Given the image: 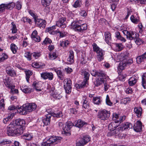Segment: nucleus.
I'll return each mask as SVG.
<instances>
[{"mask_svg":"<svg viewBox=\"0 0 146 146\" xmlns=\"http://www.w3.org/2000/svg\"><path fill=\"white\" fill-rule=\"evenodd\" d=\"M91 73L92 75L96 77H99L100 79H97L95 82L96 86H98L100 85L104 82V79H106V75L102 71H96L93 70L91 71Z\"/></svg>","mask_w":146,"mask_h":146,"instance_id":"f257e3e1","label":"nucleus"},{"mask_svg":"<svg viewBox=\"0 0 146 146\" xmlns=\"http://www.w3.org/2000/svg\"><path fill=\"white\" fill-rule=\"evenodd\" d=\"M62 116L63 114L61 111H55L46 115V117L42 119V122L45 125H48L50 124V118L52 116L58 118L61 117Z\"/></svg>","mask_w":146,"mask_h":146,"instance_id":"f03ea898","label":"nucleus"},{"mask_svg":"<svg viewBox=\"0 0 146 146\" xmlns=\"http://www.w3.org/2000/svg\"><path fill=\"white\" fill-rule=\"evenodd\" d=\"M62 139L60 137L51 136L46 141L43 142L41 146H54L60 142Z\"/></svg>","mask_w":146,"mask_h":146,"instance_id":"7ed1b4c3","label":"nucleus"},{"mask_svg":"<svg viewBox=\"0 0 146 146\" xmlns=\"http://www.w3.org/2000/svg\"><path fill=\"white\" fill-rule=\"evenodd\" d=\"M93 50L96 53V58L99 61H102L104 58L105 52L98 46L96 43H94L92 45Z\"/></svg>","mask_w":146,"mask_h":146,"instance_id":"20e7f679","label":"nucleus"},{"mask_svg":"<svg viewBox=\"0 0 146 146\" xmlns=\"http://www.w3.org/2000/svg\"><path fill=\"white\" fill-rule=\"evenodd\" d=\"M82 21L79 20L77 22H74L72 23V27L76 31L81 33L83 32L87 29V25L86 24H83L81 25H78V23H81Z\"/></svg>","mask_w":146,"mask_h":146,"instance_id":"39448f33","label":"nucleus"},{"mask_svg":"<svg viewBox=\"0 0 146 146\" xmlns=\"http://www.w3.org/2000/svg\"><path fill=\"white\" fill-rule=\"evenodd\" d=\"M110 115V113L106 110L99 111L98 113V117L101 120H106L108 119Z\"/></svg>","mask_w":146,"mask_h":146,"instance_id":"423d86ee","label":"nucleus"},{"mask_svg":"<svg viewBox=\"0 0 146 146\" xmlns=\"http://www.w3.org/2000/svg\"><path fill=\"white\" fill-rule=\"evenodd\" d=\"M119 126L115 130V133H120L123 130L127 131L130 129H132L133 125L130 123L126 122Z\"/></svg>","mask_w":146,"mask_h":146,"instance_id":"0eeeda50","label":"nucleus"},{"mask_svg":"<svg viewBox=\"0 0 146 146\" xmlns=\"http://www.w3.org/2000/svg\"><path fill=\"white\" fill-rule=\"evenodd\" d=\"M16 125L14 122L11 123L7 127V133L9 136H13L15 131Z\"/></svg>","mask_w":146,"mask_h":146,"instance_id":"6e6552de","label":"nucleus"},{"mask_svg":"<svg viewBox=\"0 0 146 146\" xmlns=\"http://www.w3.org/2000/svg\"><path fill=\"white\" fill-rule=\"evenodd\" d=\"M72 82L70 79L64 80V87L67 94H70L71 91Z\"/></svg>","mask_w":146,"mask_h":146,"instance_id":"1a4fd4ad","label":"nucleus"},{"mask_svg":"<svg viewBox=\"0 0 146 146\" xmlns=\"http://www.w3.org/2000/svg\"><path fill=\"white\" fill-rule=\"evenodd\" d=\"M73 125V123L70 121L66 123L65 127L63 128L62 133L66 135H70V129Z\"/></svg>","mask_w":146,"mask_h":146,"instance_id":"9d476101","label":"nucleus"},{"mask_svg":"<svg viewBox=\"0 0 146 146\" xmlns=\"http://www.w3.org/2000/svg\"><path fill=\"white\" fill-rule=\"evenodd\" d=\"M90 140V138L87 136H85L80 139L76 143L77 146H82L86 144Z\"/></svg>","mask_w":146,"mask_h":146,"instance_id":"9b49d317","label":"nucleus"},{"mask_svg":"<svg viewBox=\"0 0 146 146\" xmlns=\"http://www.w3.org/2000/svg\"><path fill=\"white\" fill-rule=\"evenodd\" d=\"M133 33V35L132 34L130 35L131 38H128L127 39L130 40H133L137 45H140L142 42V40L139 38V35L137 33L134 31Z\"/></svg>","mask_w":146,"mask_h":146,"instance_id":"f8f14e48","label":"nucleus"},{"mask_svg":"<svg viewBox=\"0 0 146 146\" xmlns=\"http://www.w3.org/2000/svg\"><path fill=\"white\" fill-rule=\"evenodd\" d=\"M115 122V121L114 122H112L110 123L108 125V128L109 130L110 131L111 135H114L116 134H119V133H115V130H116L118 127V126Z\"/></svg>","mask_w":146,"mask_h":146,"instance_id":"ddd939ff","label":"nucleus"},{"mask_svg":"<svg viewBox=\"0 0 146 146\" xmlns=\"http://www.w3.org/2000/svg\"><path fill=\"white\" fill-rule=\"evenodd\" d=\"M66 18L64 17H59L58 21L56 22V26L62 28H66Z\"/></svg>","mask_w":146,"mask_h":146,"instance_id":"4468645a","label":"nucleus"},{"mask_svg":"<svg viewBox=\"0 0 146 146\" xmlns=\"http://www.w3.org/2000/svg\"><path fill=\"white\" fill-rule=\"evenodd\" d=\"M41 77L44 80H52L53 78V74L52 72H44L40 74Z\"/></svg>","mask_w":146,"mask_h":146,"instance_id":"2eb2a0df","label":"nucleus"},{"mask_svg":"<svg viewBox=\"0 0 146 146\" xmlns=\"http://www.w3.org/2000/svg\"><path fill=\"white\" fill-rule=\"evenodd\" d=\"M35 21L36 25L40 28L43 29L45 28L46 23L45 20L37 18Z\"/></svg>","mask_w":146,"mask_h":146,"instance_id":"dca6fc26","label":"nucleus"},{"mask_svg":"<svg viewBox=\"0 0 146 146\" xmlns=\"http://www.w3.org/2000/svg\"><path fill=\"white\" fill-rule=\"evenodd\" d=\"M6 72L9 76L11 77H15L16 75V72L13 67L10 66H7L6 68Z\"/></svg>","mask_w":146,"mask_h":146,"instance_id":"f3484780","label":"nucleus"},{"mask_svg":"<svg viewBox=\"0 0 146 146\" xmlns=\"http://www.w3.org/2000/svg\"><path fill=\"white\" fill-rule=\"evenodd\" d=\"M139 77L138 75L135 74L131 77L129 79V86H132L134 85L137 82Z\"/></svg>","mask_w":146,"mask_h":146,"instance_id":"a211bd4d","label":"nucleus"},{"mask_svg":"<svg viewBox=\"0 0 146 146\" xmlns=\"http://www.w3.org/2000/svg\"><path fill=\"white\" fill-rule=\"evenodd\" d=\"M25 105L28 113L35 110L37 107L35 103H29Z\"/></svg>","mask_w":146,"mask_h":146,"instance_id":"6ab92c4d","label":"nucleus"},{"mask_svg":"<svg viewBox=\"0 0 146 146\" xmlns=\"http://www.w3.org/2000/svg\"><path fill=\"white\" fill-rule=\"evenodd\" d=\"M119 31H122L123 34L126 36L127 38H131V37H130V35H133V33L132 31H128L126 30V28L124 27H123L121 26L119 29Z\"/></svg>","mask_w":146,"mask_h":146,"instance_id":"aec40b11","label":"nucleus"},{"mask_svg":"<svg viewBox=\"0 0 146 146\" xmlns=\"http://www.w3.org/2000/svg\"><path fill=\"white\" fill-rule=\"evenodd\" d=\"M81 103L82 104V107L85 109H88L89 107V103L87 100V97L86 96H82Z\"/></svg>","mask_w":146,"mask_h":146,"instance_id":"412c9836","label":"nucleus"},{"mask_svg":"<svg viewBox=\"0 0 146 146\" xmlns=\"http://www.w3.org/2000/svg\"><path fill=\"white\" fill-rule=\"evenodd\" d=\"M37 31L36 30L33 31L31 35V38L36 42H39L41 40V38L38 35Z\"/></svg>","mask_w":146,"mask_h":146,"instance_id":"4be33fe9","label":"nucleus"},{"mask_svg":"<svg viewBox=\"0 0 146 146\" xmlns=\"http://www.w3.org/2000/svg\"><path fill=\"white\" fill-rule=\"evenodd\" d=\"M134 130L136 132H140L142 129V124L141 122L140 121H137L134 125Z\"/></svg>","mask_w":146,"mask_h":146,"instance_id":"5701e85b","label":"nucleus"},{"mask_svg":"<svg viewBox=\"0 0 146 146\" xmlns=\"http://www.w3.org/2000/svg\"><path fill=\"white\" fill-rule=\"evenodd\" d=\"M15 123L17 126L25 128L26 123L25 121L23 119H17L15 120Z\"/></svg>","mask_w":146,"mask_h":146,"instance_id":"b1692460","label":"nucleus"},{"mask_svg":"<svg viewBox=\"0 0 146 146\" xmlns=\"http://www.w3.org/2000/svg\"><path fill=\"white\" fill-rule=\"evenodd\" d=\"M69 52L67 60V63L68 64H72L74 62V53L72 50H70Z\"/></svg>","mask_w":146,"mask_h":146,"instance_id":"393cba45","label":"nucleus"},{"mask_svg":"<svg viewBox=\"0 0 146 146\" xmlns=\"http://www.w3.org/2000/svg\"><path fill=\"white\" fill-rule=\"evenodd\" d=\"M134 111L136 116L138 118H141L142 115V109L140 107H135Z\"/></svg>","mask_w":146,"mask_h":146,"instance_id":"a878e982","label":"nucleus"},{"mask_svg":"<svg viewBox=\"0 0 146 146\" xmlns=\"http://www.w3.org/2000/svg\"><path fill=\"white\" fill-rule=\"evenodd\" d=\"M21 90L25 93H30L33 91V89L32 88H29L28 86L23 85L20 87Z\"/></svg>","mask_w":146,"mask_h":146,"instance_id":"bb28decb","label":"nucleus"},{"mask_svg":"<svg viewBox=\"0 0 146 146\" xmlns=\"http://www.w3.org/2000/svg\"><path fill=\"white\" fill-rule=\"evenodd\" d=\"M87 123L81 119H78V120L75 121L74 123V125L79 128L82 127L85 125H86Z\"/></svg>","mask_w":146,"mask_h":146,"instance_id":"cd10ccee","label":"nucleus"},{"mask_svg":"<svg viewBox=\"0 0 146 146\" xmlns=\"http://www.w3.org/2000/svg\"><path fill=\"white\" fill-rule=\"evenodd\" d=\"M17 111L19 113L22 115L26 114L27 113H28L27 111V108L25 105H23V106L18 108Z\"/></svg>","mask_w":146,"mask_h":146,"instance_id":"c85d7f7f","label":"nucleus"},{"mask_svg":"<svg viewBox=\"0 0 146 146\" xmlns=\"http://www.w3.org/2000/svg\"><path fill=\"white\" fill-rule=\"evenodd\" d=\"M88 85L87 82L83 80L80 83L76 84L75 85V86L77 89H80L84 88L85 87H87Z\"/></svg>","mask_w":146,"mask_h":146,"instance_id":"c756f323","label":"nucleus"},{"mask_svg":"<svg viewBox=\"0 0 146 146\" xmlns=\"http://www.w3.org/2000/svg\"><path fill=\"white\" fill-rule=\"evenodd\" d=\"M104 36L106 42L107 44L110 45V42L111 40V33L108 32H105Z\"/></svg>","mask_w":146,"mask_h":146,"instance_id":"7c9ffc66","label":"nucleus"},{"mask_svg":"<svg viewBox=\"0 0 146 146\" xmlns=\"http://www.w3.org/2000/svg\"><path fill=\"white\" fill-rule=\"evenodd\" d=\"M25 128L21 127L16 126L15 131L14 132V135H21L23 133Z\"/></svg>","mask_w":146,"mask_h":146,"instance_id":"2f4dec72","label":"nucleus"},{"mask_svg":"<svg viewBox=\"0 0 146 146\" xmlns=\"http://www.w3.org/2000/svg\"><path fill=\"white\" fill-rule=\"evenodd\" d=\"M141 85L144 89H146V72L143 73L142 76Z\"/></svg>","mask_w":146,"mask_h":146,"instance_id":"473e14b6","label":"nucleus"},{"mask_svg":"<svg viewBox=\"0 0 146 146\" xmlns=\"http://www.w3.org/2000/svg\"><path fill=\"white\" fill-rule=\"evenodd\" d=\"M130 20L134 24H137L139 22V18L138 17L137 18L136 17L134 16L133 15H132L130 17Z\"/></svg>","mask_w":146,"mask_h":146,"instance_id":"72a5a7b5","label":"nucleus"},{"mask_svg":"<svg viewBox=\"0 0 146 146\" xmlns=\"http://www.w3.org/2000/svg\"><path fill=\"white\" fill-rule=\"evenodd\" d=\"M33 135L32 134L29 133H26L22 136V138L25 139L30 140L33 137Z\"/></svg>","mask_w":146,"mask_h":146,"instance_id":"f704fd0d","label":"nucleus"},{"mask_svg":"<svg viewBox=\"0 0 146 146\" xmlns=\"http://www.w3.org/2000/svg\"><path fill=\"white\" fill-rule=\"evenodd\" d=\"M55 72L59 78L61 80H63L64 78V75L61 71L60 70L56 69L55 70Z\"/></svg>","mask_w":146,"mask_h":146,"instance_id":"c9c22d12","label":"nucleus"},{"mask_svg":"<svg viewBox=\"0 0 146 146\" xmlns=\"http://www.w3.org/2000/svg\"><path fill=\"white\" fill-rule=\"evenodd\" d=\"M10 48L13 54L16 53L18 49V47L15 44L12 43L10 45Z\"/></svg>","mask_w":146,"mask_h":146,"instance_id":"e433bc0d","label":"nucleus"},{"mask_svg":"<svg viewBox=\"0 0 146 146\" xmlns=\"http://www.w3.org/2000/svg\"><path fill=\"white\" fill-rule=\"evenodd\" d=\"M11 141L9 139H4L0 141V145H3L6 144H8L11 143Z\"/></svg>","mask_w":146,"mask_h":146,"instance_id":"4c0bfd02","label":"nucleus"},{"mask_svg":"<svg viewBox=\"0 0 146 146\" xmlns=\"http://www.w3.org/2000/svg\"><path fill=\"white\" fill-rule=\"evenodd\" d=\"M26 74V79L27 82H29V78L31 76L32 74L33 73L32 71L29 70L25 71Z\"/></svg>","mask_w":146,"mask_h":146,"instance_id":"58836bf2","label":"nucleus"},{"mask_svg":"<svg viewBox=\"0 0 146 146\" xmlns=\"http://www.w3.org/2000/svg\"><path fill=\"white\" fill-rule=\"evenodd\" d=\"M83 74L84 76V80L86 82H87L88 83V80L89 79L90 76V74L89 73L85 71L83 72V74Z\"/></svg>","mask_w":146,"mask_h":146,"instance_id":"ea45409f","label":"nucleus"},{"mask_svg":"<svg viewBox=\"0 0 146 146\" xmlns=\"http://www.w3.org/2000/svg\"><path fill=\"white\" fill-rule=\"evenodd\" d=\"M6 9L11 10L15 6V4L14 2H11L7 4H5Z\"/></svg>","mask_w":146,"mask_h":146,"instance_id":"a19ab883","label":"nucleus"},{"mask_svg":"<svg viewBox=\"0 0 146 146\" xmlns=\"http://www.w3.org/2000/svg\"><path fill=\"white\" fill-rule=\"evenodd\" d=\"M82 2L81 0H78L76 1L72 5L73 7L76 8L78 7H80L82 5Z\"/></svg>","mask_w":146,"mask_h":146,"instance_id":"79ce46f5","label":"nucleus"},{"mask_svg":"<svg viewBox=\"0 0 146 146\" xmlns=\"http://www.w3.org/2000/svg\"><path fill=\"white\" fill-rule=\"evenodd\" d=\"M70 43V42L67 40H64L60 41V46L63 47L67 46Z\"/></svg>","mask_w":146,"mask_h":146,"instance_id":"37998d69","label":"nucleus"},{"mask_svg":"<svg viewBox=\"0 0 146 146\" xmlns=\"http://www.w3.org/2000/svg\"><path fill=\"white\" fill-rule=\"evenodd\" d=\"M57 55L55 52L50 53L49 54V57L50 59L54 60L57 57Z\"/></svg>","mask_w":146,"mask_h":146,"instance_id":"c03bdc74","label":"nucleus"},{"mask_svg":"<svg viewBox=\"0 0 146 146\" xmlns=\"http://www.w3.org/2000/svg\"><path fill=\"white\" fill-rule=\"evenodd\" d=\"M56 33H59V36L60 38H62L65 36L67 34V33L63 31H59L58 29L55 31Z\"/></svg>","mask_w":146,"mask_h":146,"instance_id":"a18cd8bd","label":"nucleus"},{"mask_svg":"<svg viewBox=\"0 0 146 146\" xmlns=\"http://www.w3.org/2000/svg\"><path fill=\"white\" fill-rule=\"evenodd\" d=\"M136 62L138 64H140L145 60L142 55L138 56L136 58Z\"/></svg>","mask_w":146,"mask_h":146,"instance_id":"49530a36","label":"nucleus"},{"mask_svg":"<svg viewBox=\"0 0 146 146\" xmlns=\"http://www.w3.org/2000/svg\"><path fill=\"white\" fill-rule=\"evenodd\" d=\"M93 101L94 104L97 105H99L101 102L100 98L98 97H94Z\"/></svg>","mask_w":146,"mask_h":146,"instance_id":"de8ad7c7","label":"nucleus"},{"mask_svg":"<svg viewBox=\"0 0 146 146\" xmlns=\"http://www.w3.org/2000/svg\"><path fill=\"white\" fill-rule=\"evenodd\" d=\"M11 25H12V28L11 29L12 30V33L13 34L16 33L17 31V29L16 25L14 22H12L11 23Z\"/></svg>","mask_w":146,"mask_h":146,"instance_id":"09e8293b","label":"nucleus"},{"mask_svg":"<svg viewBox=\"0 0 146 146\" xmlns=\"http://www.w3.org/2000/svg\"><path fill=\"white\" fill-rule=\"evenodd\" d=\"M131 99L129 98H123L121 99V102L122 104H126L128 102L131 101Z\"/></svg>","mask_w":146,"mask_h":146,"instance_id":"8fccbe9b","label":"nucleus"},{"mask_svg":"<svg viewBox=\"0 0 146 146\" xmlns=\"http://www.w3.org/2000/svg\"><path fill=\"white\" fill-rule=\"evenodd\" d=\"M125 116L124 115L120 116V117L119 116V118L118 119L117 121H115V122L117 123H121V122L125 120Z\"/></svg>","mask_w":146,"mask_h":146,"instance_id":"3c124183","label":"nucleus"},{"mask_svg":"<svg viewBox=\"0 0 146 146\" xmlns=\"http://www.w3.org/2000/svg\"><path fill=\"white\" fill-rule=\"evenodd\" d=\"M51 0H42V4L44 6H48L51 2Z\"/></svg>","mask_w":146,"mask_h":146,"instance_id":"603ef678","label":"nucleus"},{"mask_svg":"<svg viewBox=\"0 0 146 146\" xmlns=\"http://www.w3.org/2000/svg\"><path fill=\"white\" fill-rule=\"evenodd\" d=\"M31 53L29 52H26L25 54V56L28 60H31Z\"/></svg>","mask_w":146,"mask_h":146,"instance_id":"864d4df0","label":"nucleus"},{"mask_svg":"<svg viewBox=\"0 0 146 146\" xmlns=\"http://www.w3.org/2000/svg\"><path fill=\"white\" fill-rule=\"evenodd\" d=\"M52 42V41L49 38L46 37L44 40L43 41L42 44H44L45 45H47V44H50Z\"/></svg>","mask_w":146,"mask_h":146,"instance_id":"5fc2aeb1","label":"nucleus"},{"mask_svg":"<svg viewBox=\"0 0 146 146\" xmlns=\"http://www.w3.org/2000/svg\"><path fill=\"white\" fill-rule=\"evenodd\" d=\"M32 66L35 68H40L41 66L40 64V63L37 62H35L33 63L32 64Z\"/></svg>","mask_w":146,"mask_h":146,"instance_id":"6e6d98bb","label":"nucleus"},{"mask_svg":"<svg viewBox=\"0 0 146 146\" xmlns=\"http://www.w3.org/2000/svg\"><path fill=\"white\" fill-rule=\"evenodd\" d=\"M116 48L117 50L120 51L122 50L123 46L121 44L116 43L115 44Z\"/></svg>","mask_w":146,"mask_h":146,"instance_id":"4d7b16f0","label":"nucleus"},{"mask_svg":"<svg viewBox=\"0 0 146 146\" xmlns=\"http://www.w3.org/2000/svg\"><path fill=\"white\" fill-rule=\"evenodd\" d=\"M31 55L34 57V58L36 59L40 56V54L39 52H35L31 53Z\"/></svg>","mask_w":146,"mask_h":146,"instance_id":"13d9d810","label":"nucleus"},{"mask_svg":"<svg viewBox=\"0 0 146 146\" xmlns=\"http://www.w3.org/2000/svg\"><path fill=\"white\" fill-rule=\"evenodd\" d=\"M3 82L4 84L6 86L10 88L12 86L10 84V82L9 81L8 79H5L4 80Z\"/></svg>","mask_w":146,"mask_h":146,"instance_id":"bf43d9fd","label":"nucleus"},{"mask_svg":"<svg viewBox=\"0 0 146 146\" xmlns=\"http://www.w3.org/2000/svg\"><path fill=\"white\" fill-rule=\"evenodd\" d=\"M29 14L32 16L34 19L35 21L37 19V16L36 15L35 13H34L33 11L31 10H29Z\"/></svg>","mask_w":146,"mask_h":146,"instance_id":"052dcab7","label":"nucleus"},{"mask_svg":"<svg viewBox=\"0 0 146 146\" xmlns=\"http://www.w3.org/2000/svg\"><path fill=\"white\" fill-rule=\"evenodd\" d=\"M5 4H2L0 5V13L4 11L6 9Z\"/></svg>","mask_w":146,"mask_h":146,"instance_id":"680f3d73","label":"nucleus"},{"mask_svg":"<svg viewBox=\"0 0 146 146\" xmlns=\"http://www.w3.org/2000/svg\"><path fill=\"white\" fill-rule=\"evenodd\" d=\"M15 86H12L10 88L11 89V92L13 94H17L18 93V90L17 89H15L14 88Z\"/></svg>","mask_w":146,"mask_h":146,"instance_id":"e2e57ef3","label":"nucleus"},{"mask_svg":"<svg viewBox=\"0 0 146 146\" xmlns=\"http://www.w3.org/2000/svg\"><path fill=\"white\" fill-rule=\"evenodd\" d=\"M106 102L107 105L109 106H111L112 104V103L110 101L109 97L108 95L106 96Z\"/></svg>","mask_w":146,"mask_h":146,"instance_id":"0e129e2a","label":"nucleus"},{"mask_svg":"<svg viewBox=\"0 0 146 146\" xmlns=\"http://www.w3.org/2000/svg\"><path fill=\"white\" fill-rule=\"evenodd\" d=\"M119 117V115L116 113H113L112 119L115 121H117Z\"/></svg>","mask_w":146,"mask_h":146,"instance_id":"69168bd1","label":"nucleus"},{"mask_svg":"<svg viewBox=\"0 0 146 146\" xmlns=\"http://www.w3.org/2000/svg\"><path fill=\"white\" fill-rule=\"evenodd\" d=\"M8 58L7 55L5 53H3L2 56L0 58V61H3L7 59Z\"/></svg>","mask_w":146,"mask_h":146,"instance_id":"338daca9","label":"nucleus"},{"mask_svg":"<svg viewBox=\"0 0 146 146\" xmlns=\"http://www.w3.org/2000/svg\"><path fill=\"white\" fill-rule=\"evenodd\" d=\"M22 7V5L20 2H17L16 4V8L18 10H20Z\"/></svg>","mask_w":146,"mask_h":146,"instance_id":"774afa93","label":"nucleus"}]
</instances>
